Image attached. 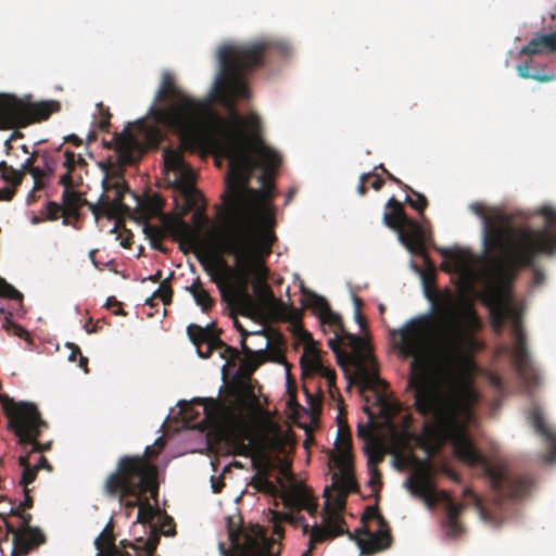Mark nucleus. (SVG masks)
<instances>
[{
    "mask_svg": "<svg viewBox=\"0 0 556 556\" xmlns=\"http://www.w3.org/2000/svg\"><path fill=\"white\" fill-rule=\"evenodd\" d=\"M271 52H286V46L270 39L248 43H232L218 51L219 72L213 86L214 99L229 112L227 119L218 122V137L213 146L218 155L227 159V191L223 197L225 211L223 228L217 239L219 250L235 258V268L219 258L222 273L212 274L222 294L225 287L231 289L238 301H250L248 286L255 281V291L270 320L299 325L302 313L292 304L277 299L266 283L268 269L265 258L271 253L277 240L275 208L270 202L274 175L262 173L261 189L249 186L258 163L251 155V140L247 134V121L237 111V101L249 98L245 73L264 65Z\"/></svg>",
    "mask_w": 556,
    "mask_h": 556,
    "instance_id": "1",
    "label": "nucleus"
},
{
    "mask_svg": "<svg viewBox=\"0 0 556 556\" xmlns=\"http://www.w3.org/2000/svg\"><path fill=\"white\" fill-rule=\"evenodd\" d=\"M481 328L482 323L472 302L466 300L456 307L454 295L446 291L439 295L435 315L413 318L403 328L393 330L392 337L397 338L401 354L413 357L407 389L413 391L416 412L429 418L422 427L425 434L438 442H452L457 458L469 466L480 467L498 502L519 500L530 493L532 479L492 464L465 432L477 401L475 390L463 384L442 391L425 370L434 342L445 354L454 357L481 350L482 343L475 336Z\"/></svg>",
    "mask_w": 556,
    "mask_h": 556,
    "instance_id": "2",
    "label": "nucleus"
},
{
    "mask_svg": "<svg viewBox=\"0 0 556 556\" xmlns=\"http://www.w3.org/2000/svg\"><path fill=\"white\" fill-rule=\"evenodd\" d=\"M208 111L206 101L188 96L176 84L169 72H164L154 104L149 109L153 125L139 122L135 131L130 125L114 134L113 141L123 165L135 164L150 149H156L164 138L161 127L176 134L181 146L197 151L206 143L203 119Z\"/></svg>",
    "mask_w": 556,
    "mask_h": 556,
    "instance_id": "3",
    "label": "nucleus"
},
{
    "mask_svg": "<svg viewBox=\"0 0 556 556\" xmlns=\"http://www.w3.org/2000/svg\"><path fill=\"white\" fill-rule=\"evenodd\" d=\"M470 211L483 219V239L489 250L505 254L511 265H529L538 252H551L556 238L548 229L515 228L503 213L486 215L488 207L480 202L471 203Z\"/></svg>",
    "mask_w": 556,
    "mask_h": 556,
    "instance_id": "4",
    "label": "nucleus"
},
{
    "mask_svg": "<svg viewBox=\"0 0 556 556\" xmlns=\"http://www.w3.org/2000/svg\"><path fill=\"white\" fill-rule=\"evenodd\" d=\"M157 454L159 451L147 446L142 455L122 456L115 470L103 482L104 495L118 500L121 505L129 509L139 508L147 494L156 501L159 472L157 467L150 462V458Z\"/></svg>",
    "mask_w": 556,
    "mask_h": 556,
    "instance_id": "5",
    "label": "nucleus"
},
{
    "mask_svg": "<svg viewBox=\"0 0 556 556\" xmlns=\"http://www.w3.org/2000/svg\"><path fill=\"white\" fill-rule=\"evenodd\" d=\"M505 289L500 282L490 278L485 298L486 304L490 307L492 327L498 333L506 321L513 323L514 345L510 350L511 363L527 390L531 391L541 382L540 372L531 359L520 315L510 305Z\"/></svg>",
    "mask_w": 556,
    "mask_h": 556,
    "instance_id": "6",
    "label": "nucleus"
},
{
    "mask_svg": "<svg viewBox=\"0 0 556 556\" xmlns=\"http://www.w3.org/2000/svg\"><path fill=\"white\" fill-rule=\"evenodd\" d=\"M104 193L98 205H90L96 218L105 216L114 218L117 215H126L137 220L147 222L161 214L163 207L162 198L156 194L140 197L132 192L123 176H106L103 179Z\"/></svg>",
    "mask_w": 556,
    "mask_h": 556,
    "instance_id": "7",
    "label": "nucleus"
},
{
    "mask_svg": "<svg viewBox=\"0 0 556 556\" xmlns=\"http://www.w3.org/2000/svg\"><path fill=\"white\" fill-rule=\"evenodd\" d=\"M349 338L351 344L357 350L354 357V378L361 392L372 391L375 403L380 407L381 415L388 419L395 417L401 410V404L388 395V383L380 378L378 363L366 341L358 336H350Z\"/></svg>",
    "mask_w": 556,
    "mask_h": 556,
    "instance_id": "8",
    "label": "nucleus"
},
{
    "mask_svg": "<svg viewBox=\"0 0 556 556\" xmlns=\"http://www.w3.org/2000/svg\"><path fill=\"white\" fill-rule=\"evenodd\" d=\"M227 532L230 546L224 542L218 544L223 556H278L280 548L274 551L276 542L267 538L263 527L252 525L243 526L240 515L227 517Z\"/></svg>",
    "mask_w": 556,
    "mask_h": 556,
    "instance_id": "9",
    "label": "nucleus"
},
{
    "mask_svg": "<svg viewBox=\"0 0 556 556\" xmlns=\"http://www.w3.org/2000/svg\"><path fill=\"white\" fill-rule=\"evenodd\" d=\"M386 208L384 224L397 231L400 241L412 254L422 257L424 262L429 264L427 243L432 242L431 232L417 220L409 218L402 203L395 198L388 200Z\"/></svg>",
    "mask_w": 556,
    "mask_h": 556,
    "instance_id": "10",
    "label": "nucleus"
},
{
    "mask_svg": "<svg viewBox=\"0 0 556 556\" xmlns=\"http://www.w3.org/2000/svg\"><path fill=\"white\" fill-rule=\"evenodd\" d=\"M351 447L350 433H340L336 442V451L330 453V465L337 468L341 475L336 472L332 476L333 485L339 490L336 495L329 494L328 489L325 490V509L328 516L342 511L345 507L348 493L356 489V481L351 472Z\"/></svg>",
    "mask_w": 556,
    "mask_h": 556,
    "instance_id": "11",
    "label": "nucleus"
},
{
    "mask_svg": "<svg viewBox=\"0 0 556 556\" xmlns=\"http://www.w3.org/2000/svg\"><path fill=\"white\" fill-rule=\"evenodd\" d=\"M2 408L8 419V429L14 433L17 444L24 450L28 442H33L49 429V422L42 418L38 406L33 402H15L5 397Z\"/></svg>",
    "mask_w": 556,
    "mask_h": 556,
    "instance_id": "12",
    "label": "nucleus"
},
{
    "mask_svg": "<svg viewBox=\"0 0 556 556\" xmlns=\"http://www.w3.org/2000/svg\"><path fill=\"white\" fill-rule=\"evenodd\" d=\"M536 215L544 218V227L541 229H548L551 238H556V210L552 206H542L535 211ZM556 252V242L551 252H538L529 265H511L510 261L505 254H498V258H493L489 276L492 280H496L505 288L510 283L514 274L519 268L532 269V282L535 287L541 286L545 280L544 271L535 266V260L540 255L552 256Z\"/></svg>",
    "mask_w": 556,
    "mask_h": 556,
    "instance_id": "13",
    "label": "nucleus"
},
{
    "mask_svg": "<svg viewBox=\"0 0 556 556\" xmlns=\"http://www.w3.org/2000/svg\"><path fill=\"white\" fill-rule=\"evenodd\" d=\"M60 110L58 101L26 103L12 94H0V129L25 127L47 119Z\"/></svg>",
    "mask_w": 556,
    "mask_h": 556,
    "instance_id": "14",
    "label": "nucleus"
},
{
    "mask_svg": "<svg viewBox=\"0 0 556 556\" xmlns=\"http://www.w3.org/2000/svg\"><path fill=\"white\" fill-rule=\"evenodd\" d=\"M361 521L363 526L355 533L359 536L356 543L362 555H372L391 546V529L377 505L367 506Z\"/></svg>",
    "mask_w": 556,
    "mask_h": 556,
    "instance_id": "15",
    "label": "nucleus"
},
{
    "mask_svg": "<svg viewBox=\"0 0 556 556\" xmlns=\"http://www.w3.org/2000/svg\"><path fill=\"white\" fill-rule=\"evenodd\" d=\"M157 543V538H149L147 541L140 538L136 543L123 540L117 546L112 519L94 540V546L98 551L97 556H154Z\"/></svg>",
    "mask_w": 556,
    "mask_h": 556,
    "instance_id": "16",
    "label": "nucleus"
},
{
    "mask_svg": "<svg viewBox=\"0 0 556 556\" xmlns=\"http://www.w3.org/2000/svg\"><path fill=\"white\" fill-rule=\"evenodd\" d=\"M18 527H14L9 520H4L5 540L13 535V549L11 556H26L40 545L46 543L45 533L37 527L30 526L33 516L29 513L21 515Z\"/></svg>",
    "mask_w": 556,
    "mask_h": 556,
    "instance_id": "17",
    "label": "nucleus"
},
{
    "mask_svg": "<svg viewBox=\"0 0 556 556\" xmlns=\"http://www.w3.org/2000/svg\"><path fill=\"white\" fill-rule=\"evenodd\" d=\"M280 498L283 506L291 510L283 514L282 519L295 527L301 526L303 534H308L311 527L305 522L304 516L299 515V511L305 509L311 516H314L318 507L316 498L305 486L285 489Z\"/></svg>",
    "mask_w": 556,
    "mask_h": 556,
    "instance_id": "18",
    "label": "nucleus"
},
{
    "mask_svg": "<svg viewBox=\"0 0 556 556\" xmlns=\"http://www.w3.org/2000/svg\"><path fill=\"white\" fill-rule=\"evenodd\" d=\"M163 156L165 167L179 176V190L184 198L186 208H194L198 205L201 194L192 184L193 170L185 162L182 152L180 150L168 148L164 150Z\"/></svg>",
    "mask_w": 556,
    "mask_h": 556,
    "instance_id": "19",
    "label": "nucleus"
},
{
    "mask_svg": "<svg viewBox=\"0 0 556 556\" xmlns=\"http://www.w3.org/2000/svg\"><path fill=\"white\" fill-rule=\"evenodd\" d=\"M247 121V134L251 140V155L257 156L255 161L258 166L263 167V173L273 174L281 164V156L278 152L267 147L257 136L260 130V119L255 114H251L249 117H243Z\"/></svg>",
    "mask_w": 556,
    "mask_h": 556,
    "instance_id": "20",
    "label": "nucleus"
},
{
    "mask_svg": "<svg viewBox=\"0 0 556 556\" xmlns=\"http://www.w3.org/2000/svg\"><path fill=\"white\" fill-rule=\"evenodd\" d=\"M191 219L193 226L189 225L181 217H178L175 220L167 223L166 228L174 237L181 239L184 243L197 245L199 243V235L207 224L208 219L205 213L201 210L195 211Z\"/></svg>",
    "mask_w": 556,
    "mask_h": 556,
    "instance_id": "21",
    "label": "nucleus"
},
{
    "mask_svg": "<svg viewBox=\"0 0 556 556\" xmlns=\"http://www.w3.org/2000/svg\"><path fill=\"white\" fill-rule=\"evenodd\" d=\"M534 431L541 435L547 444L548 452L544 454V462L547 464L556 460V430L548 426L544 419L542 409L538 405H533L527 416Z\"/></svg>",
    "mask_w": 556,
    "mask_h": 556,
    "instance_id": "22",
    "label": "nucleus"
},
{
    "mask_svg": "<svg viewBox=\"0 0 556 556\" xmlns=\"http://www.w3.org/2000/svg\"><path fill=\"white\" fill-rule=\"evenodd\" d=\"M445 497V519L442 521V530L444 538L447 540H456L465 533V528L459 521V517L465 509V505L456 503L448 496Z\"/></svg>",
    "mask_w": 556,
    "mask_h": 556,
    "instance_id": "23",
    "label": "nucleus"
},
{
    "mask_svg": "<svg viewBox=\"0 0 556 556\" xmlns=\"http://www.w3.org/2000/svg\"><path fill=\"white\" fill-rule=\"evenodd\" d=\"M233 326L241 334V350L245 357V365L249 367L251 371L255 370L261 364H263L266 359V348L268 343L266 342L264 349H260L258 351H253L247 345V337L250 332L243 328L240 321L235 317Z\"/></svg>",
    "mask_w": 556,
    "mask_h": 556,
    "instance_id": "24",
    "label": "nucleus"
},
{
    "mask_svg": "<svg viewBox=\"0 0 556 556\" xmlns=\"http://www.w3.org/2000/svg\"><path fill=\"white\" fill-rule=\"evenodd\" d=\"M556 51V33L540 34L534 36L527 46L521 49V54L529 56L536 54H551Z\"/></svg>",
    "mask_w": 556,
    "mask_h": 556,
    "instance_id": "25",
    "label": "nucleus"
},
{
    "mask_svg": "<svg viewBox=\"0 0 556 556\" xmlns=\"http://www.w3.org/2000/svg\"><path fill=\"white\" fill-rule=\"evenodd\" d=\"M357 437L365 441V452L368 456V463L376 465L383 459V452L377 442L369 425L359 424L357 427Z\"/></svg>",
    "mask_w": 556,
    "mask_h": 556,
    "instance_id": "26",
    "label": "nucleus"
},
{
    "mask_svg": "<svg viewBox=\"0 0 556 556\" xmlns=\"http://www.w3.org/2000/svg\"><path fill=\"white\" fill-rule=\"evenodd\" d=\"M309 305L315 314L318 315L323 323L336 326L337 328L343 327L342 318L339 314L331 311L327 300L318 294L311 293Z\"/></svg>",
    "mask_w": 556,
    "mask_h": 556,
    "instance_id": "27",
    "label": "nucleus"
},
{
    "mask_svg": "<svg viewBox=\"0 0 556 556\" xmlns=\"http://www.w3.org/2000/svg\"><path fill=\"white\" fill-rule=\"evenodd\" d=\"M63 210H64V224H67L66 218L73 217L75 219L79 218V210L84 205H88L91 210L90 205H94L93 203H89L86 199L81 198V195L73 190L63 191ZM101 201V198L99 199ZM98 202L96 205H98Z\"/></svg>",
    "mask_w": 556,
    "mask_h": 556,
    "instance_id": "28",
    "label": "nucleus"
},
{
    "mask_svg": "<svg viewBox=\"0 0 556 556\" xmlns=\"http://www.w3.org/2000/svg\"><path fill=\"white\" fill-rule=\"evenodd\" d=\"M338 331H340L342 333L343 339H345L348 341L346 342L348 345L352 348V353L348 354L341 349V341H340L338 332L336 333V336L333 338L328 340V346L334 352L338 363L340 365H342V361L344 358L355 368L354 357L356 356L357 350L354 348V345L351 344V341L349 338L350 336H353V334L350 332H346L344 330V327L338 328Z\"/></svg>",
    "mask_w": 556,
    "mask_h": 556,
    "instance_id": "29",
    "label": "nucleus"
},
{
    "mask_svg": "<svg viewBox=\"0 0 556 556\" xmlns=\"http://www.w3.org/2000/svg\"><path fill=\"white\" fill-rule=\"evenodd\" d=\"M186 290L191 293L197 305H199L202 312H208L215 304L214 299L210 295L206 289H204L200 278H197L191 286L186 287Z\"/></svg>",
    "mask_w": 556,
    "mask_h": 556,
    "instance_id": "30",
    "label": "nucleus"
},
{
    "mask_svg": "<svg viewBox=\"0 0 556 556\" xmlns=\"http://www.w3.org/2000/svg\"><path fill=\"white\" fill-rule=\"evenodd\" d=\"M175 271H172L166 279H163L159 288L153 292L152 296L147 300L148 305H153L154 300H160L164 305H169L173 299V289L169 280L174 277Z\"/></svg>",
    "mask_w": 556,
    "mask_h": 556,
    "instance_id": "31",
    "label": "nucleus"
},
{
    "mask_svg": "<svg viewBox=\"0 0 556 556\" xmlns=\"http://www.w3.org/2000/svg\"><path fill=\"white\" fill-rule=\"evenodd\" d=\"M409 489L412 493L425 496L429 506H433L432 496L434 494V488L428 477L422 476L417 478V480L410 484Z\"/></svg>",
    "mask_w": 556,
    "mask_h": 556,
    "instance_id": "32",
    "label": "nucleus"
},
{
    "mask_svg": "<svg viewBox=\"0 0 556 556\" xmlns=\"http://www.w3.org/2000/svg\"><path fill=\"white\" fill-rule=\"evenodd\" d=\"M311 370L326 379L329 392L332 393V390L336 389V371L325 366L318 358L311 362Z\"/></svg>",
    "mask_w": 556,
    "mask_h": 556,
    "instance_id": "33",
    "label": "nucleus"
},
{
    "mask_svg": "<svg viewBox=\"0 0 556 556\" xmlns=\"http://www.w3.org/2000/svg\"><path fill=\"white\" fill-rule=\"evenodd\" d=\"M187 333L190 341L197 346V349L212 339L208 328L201 327L197 324H190L187 327Z\"/></svg>",
    "mask_w": 556,
    "mask_h": 556,
    "instance_id": "34",
    "label": "nucleus"
},
{
    "mask_svg": "<svg viewBox=\"0 0 556 556\" xmlns=\"http://www.w3.org/2000/svg\"><path fill=\"white\" fill-rule=\"evenodd\" d=\"M26 513L25 508H22V505L18 504L15 506L14 502L5 496H0V519L4 523V520H8V516H14L20 518L21 515Z\"/></svg>",
    "mask_w": 556,
    "mask_h": 556,
    "instance_id": "35",
    "label": "nucleus"
},
{
    "mask_svg": "<svg viewBox=\"0 0 556 556\" xmlns=\"http://www.w3.org/2000/svg\"><path fill=\"white\" fill-rule=\"evenodd\" d=\"M251 484L257 491L269 494L271 496H277L278 494H279V496L281 495V493L278 490V486L273 481H270L265 475H263L261 472H257L253 477Z\"/></svg>",
    "mask_w": 556,
    "mask_h": 556,
    "instance_id": "36",
    "label": "nucleus"
},
{
    "mask_svg": "<svg viewBox=\"0 0 556 556\" xmlns=\"http://www.w3.org/2000/svg\"><path fill=\"white\" fill-rule=\"evenodd\" d=\"M54 168H49V174L41 166H35L30 169L29 174L34 178V189L28 195V202L34 200V192L45 188V179L52 177Z\"/></svg>",
    "mask_w": 556,
    "mask_h": 556,
    "instance_id": "37",
    "label": "nucleus"
},
{
    "mask_svg": "<svg viewBox=\"0 0 556 556\" xmlns=\"http://www.w3.org/2000/svg\"><path fill=\"white\" fill-rule=\"evenodd\" d=\"M346 526L345 521L342 518L328 516L327 518V530L330 532L331 539L336 538L338 535H341L343 533H348L350 539L356 540L355 536L357 535L355 532L351 533L348 530L344 529Z\"/></svg>",
    "mask_w": 556,
    "mask_h": 556,
    "instance_id": "38",
    "label": "nucleus"
},
{
    "mask_svg": "<svg viewBox=\"0 0 556 556\" xmlns=\"http://www.w3.org/2000/svg\"><path fill=\"white\" fill-rule=\"evenodd\" d=\"M1 177L7 182L11 184L14 188L22 184L24 172L15 169L13 166L8 165L4 161L1 162Z\"/></svg>",
    "mask_w": 556,
    "mask_h": 556,
    "instance_id": "39",
    "label": "nucleus"
},
{
    "mask_svg": "<svg viewBox=\"0 0 556 556\" xmlns=\"http://www.w3.org/2000/svg\"><path fill=\"white\" fill-rule=\"evenodd\" d=\"M404 189L408 190L416 199L413 200L409 195L406 197V203L415 208L420 216H424V211L428 206L427 198L418 191L413 190L409 186L404 185Z\"/></svg>",
    "mask_w": 556,
    "mask_h": 556,
    "instance_id": "40",
    "label": "nucleus"
},
{
    "mask_svg": "<svg viewBox=\"0 0 556 556\" xmlns=\"http://www.w3.org/2000/svg\"><path fill=\"white\" fill-rule=\"evenodd\" d=\"M155 515V509L149 502V498L146 496L141 502L138 514H137V522L139 523H150Z\"/></svg>",
    "mask_w": 556,
    "mask_h": 556,
    "instance_id": "41",
    "label": "nucleus"
},
{
    "mask_svg": "<svg viewBox=\"0 0 556 556\" xmlns=\"http://www.w3.org/2000/svg\"><path fill=\"white\" fill-rule=\"evenodd\" d=\"M517 72L521 78H532V79L541 81V83H547V81L554 80L556 78V75H554V74L553 75L531 74L529 62H523V63L518 64Z\"/></svg>",
    "mask_w": 556,
    "mask_h": 556,
    "instance_id": "42",
    "label": "nucleus"
},
{
    "mask_svg": "<svg viewBox=\"0 0 556 556\" xmlns=\"http://www.w3.org/2000/svg\"><path fill=\"white\" fill-rule=\"evenodd\" d=\"M308 533V545H311V549H314L316 544L321 543L327 539H331L330 532L327 530V528H323L317 525L309 528Z\"/></svg>",
    "mask_w": 556,
    "mask_h": 556,
    "instance_id": "43",
    "label": "nucleus"
},
{
    "mask_svg": "<svg viewBox=\"0 0 556 556\" xmlns=\"http://www.w3.org/2000/svg\"><path fill=\"white\" fill-rule=\"evenodd\" d=\"M198 404L203 405L205 418L213 420L217 418L219 404L215 399H195Z\"/></svg>",
    "mask_w": 556,
    "mask_h": 556,
    "instance_id": "44",
    "label": "nucleus"
},
{
    "mask_svg": "<svg viewBox=\"0 0 556 556\" xmlns=\"http://www.w3.org/2000/svg\"><path fill=\"white\" fill-rule=\"evenodd\" d=\"M204 344H205V350H203L202 346L197 349L199 356L202 358L211 357L214 350L225 346V342L222 341L219 338H216L215 336H212V339L207 343H204Z\"/></svg>",
    "mask_w": 556,
    "mask_h": 556,
    "instance_id": "45",
    "label": "nucleus"
},
{
    "mask_svg": "<svg viewBox=\"0 0 556 556\" xmlns=\"http://www.w3.org/2000/svg\"><path fill=\"white\" fill-rule=\"evenodd\" d=\"M0 296L11 300H23V294L16 290L12 285L8 283L0 277Z\"/></svg>",
    "mask_w": 556,
    "mask_h": 556,
    "instance_id": "46",
    "label": "nucleus"
},
{
    "mask_svg": "<svg viewBox=\"0 0 556 556\" xmlns=\"http://www.w3.org/2000/svg\"><path fill=\"white\" fill-rule=\"evenodd\" d=\"M3 327L9 334L16 336L18 338L26 339V340L29 339L28 331L25 328H23L21 325L16 324L14 321L7 320L5 324L3 325Z\"/></svg>",
    "mask_w": 556,
    "mask_h": 556,
    "instance_id": "47",
    "label": "nucleus"
},
{
    "mask_svg": "<svg viewBox=\"0 0 556 556\" xmlns=\"http://www.w3.org/2000/svg\"><path fill=\"white\" fill-rule=\"evenodd\" d=\"M61 216H64L63 205L49 201L46 205V218L49 220H56Z\"/></svg>",
    "mask_w": 556,
    "mask_h": 556,
    "instance_id": "48",
    "label": "nucleus"
},
{
    "mask_svg": "<svg viewBox=\"0 0 556 556\" xmlns=\"http://www.w3.org/2000/svg\"><path fill=\"white\" fill-rule=\"evenodd\" d=\"M37 473L38 471L34 466L26 467L25 469H23L20 480V484L23 485V489H28V484L36 480Z\"/></svg>",
    "mask_w": 556,
    "mask_h": 556,
    "instance_id": "49",
    "label": "nucleus"
},
{
    "mask_svg": "<svg viewBox=\"0 0 556 556\" xmlns=\"http://www.w3.org/2000/svg\"><path fill=\"white\" fill-rule=\"evenodd\" d=\"M231 437L236 445L237 453L240 455H247L250 451V444L244 442L243 435L241 433H232Z\"/></svg>",
    "mask_w": 556,
    "mask_h": 556,
    "instance_id": "50",
    "label": "nucleus"
},
{
    "mask_svg": "<svg viewBox=\"0 0 556 556\" xmlns=\"http://www.w3.org/2000/svg\"><path fill=\"white\" fill-rule=\"evenodd\" d=\"M52 441L41 443L38 441V438H35L33 442L27 443V447H30V452L43 453L50 451L52 448Z\"/></svg>",
    "mask_w": 556,
    "mask_h": 556,
    "instance_id": "51",
    "label": "nucleus"
},
{
    "mask_svg": "<svg viewBox=\"0 0 556 556\" xmlns=\"http://www.w3.org/2000/svg\"><path fill=\"white\" fill-rule=\"evenodd\" d=\"M217 350H223L222 357L226 358L228 362H233L239 357V351L225 343V346L218 348Z\"/></svg>",
    "mask_w": 556,
    "mask_h": 556,
    "instance_id": "52",
    "label": "nucleus"
},
{
    "mask_svg": "<svg viewBox=\"0 0 556 556\" xmlns=\"http://www.w3.org/2000/svg\"><path fill=\"white\" fill-rule=\"evenodd\" d=\"M64 157L65 160L63 166L66 168V170L73 172L76 167V154L70 150H66Z\"/></svg>",
    "mask_w": 556,
    "mask_h": 556,
    "instance_id": "53",
    "label": "nucleus"
},
{
    "mask_svg": "<svg viewBox=\"0 0 556 556\" xmlns=\"http://www.w3.org/2000/svg\"><path fill=\"white\" fill-rule=\"evenodd\" d=\"M37 155H38L37 152L31 153L30 156H28L26 159V161L21 165V169L20 170L24 172V175L26 173L29 174L30 169L36 166L35 163H36V160H37Z\"/></svg>",
    "mask_w": 556,
    "mask_h": 556,
    "instance_id": "54",
    "label": "nucleus"
},
{
    "mask_svg": "<svg viewBox=\"0 0 556 556\" xmlns=\"http://www.w3.org/2000/svg\"><path fill=\"white\" fill-rule=\"evenodd\" d=\"M37 155H38L37 152L31 153L30 156H28L26 159V161L21 165V169L20 170L24 172V175L26 173L29 174L30 169L36 166L35 163H36V160H37Z\"/></svg>",
    "mask_w": 556,
    "mask_h": 556,
    "instance_id": "55",
    "label": "nucleus"
},
{
    "mask_svg": "<svg viewBox=\"0 0 556 556\" xmlns=\"http://www.w3.org/2000/svg\"><path fill=\"white\" fill-rule=\"evenodd\" d=\"M372 173L363 174L359 178V184L357 186V192L359 195H365L367 193L366 184L371 179Z\"/></svg>",
    "mask_w": 556,
    "mask_h": 556,
    "instance_id": "56",
    "label": "nucleus"
},
{
    "mask_svg": "<svg viewBox=\"0 0 556 556\" xmlns=\"http://www.w3.org/2000/svg\"><path fill=\"white\" fill-rule=\"evenodd\" d=\"M110 118H111V113L109 112V110H101V119L98 124L99 128L102 130V131H109V128H110Z\"/></svg>",
    "mask_w": 556,
    "mask_h": 556,
    "instance_id": "57",
    "label": "nucleus"
},
{
    "mask_svg": "<svg viewBox=\"0 0 556 556\" xmlns=\"http://www.w3.org/2000/svg\"><path fill=\"white\" fill-rule=\"evenodd\" d=\"M60 184L64 186V191L72 190L74 186L72 172L66 170V173L60 177Z\"/></svg>",
    "mask_w": 556,
    "mask_h": 556,
    "instance_id": "58",
    "label": "nucleus"
},
{
    "mask_svg": "<svg viewBox=\"0 0 556 556\" xmlns=\"http://www.w3.org/2000/svg\"><path fill=\"white\" fill-rule=\"evenodd\" d=\"M34 452H30V447L23 448V454L18 457V465L25 469L26 467H30L29 457Z\"/></svg>",
    "mask_w": 556,
    "mask_h": 556,
    "instance_id": "59",
    "label": "nucleus"
},
{
    "mask_svg": "<svg viewBox=\"0 0 556 556\" xmlns=\"http://www.w3.org/2000/svg\"><path fill=\"white\" fill-rule=\"evenodd\" d=\"M489 380L492 387H494L497 391H504L505 386L503 379L497 374H491Z\"/></svg>",
    "mask_w": 556,
    "mask_h": 556,
    "instance_id": "60",
    "label": "nucleus"
},
{
    "mask_svg": "<svg viewBox=\"0 0 556 556\" xmlns=\"http://www.w3.org/2000/svg\"><path fill=\"white\" fill-rule=\"evenodd\" d=\"M151 231L154 232V237L152 238V245L160 251H164L161 244L156 243L157 240L161 241L163 239V230L159 227H153L151 228Z\"/></svg>",
    "mask_w": 556,
    "mask_h": 556,
    "instance_id": "61",
    "label": "nucleus"
},
{
    "mask_svg": "<svg viewBox=\"0 0 556 556\" xmlns=\"http://www.w3.org/2000/svg\"><path fill=\"white\" fill-rule=\"evenodd\" d=\"M29 489H23L24 493V500L20 503L22 505V508L30 509L34 506V500L29 494Z\"/></svg>",
    "mask_w": 556,
    "mask_h": 556,
    "instance_id": "62",
    "label": "nucleus"
},
{
    "mask_svg": "<svg viewBox=\"0 0 556 556\" xmlns=\"http://www.w3.org/2000/svg\"><path fill=\"white\" fill-rule=\"evenodd\" d=\"M34 467L39 471L40 469H46L47 471H52L53 467L49 463V460L45 456H40L37 464L34 465Z\"/></svg>",
    "mask_w": 556,
    "mask_h": 556,
    "instance_id": "63",
    "label": "nucleus"
},
{
    "mask_svg": "<svg viewBox=\"0 0 556 556\" xmlns=\"http://www.w3.org/2000/svg\"><path fill=\"white\" fill-rule=\"evenodd\" d=\"M15 194V188H3L0 189V201H11Z\"/></svg>",
    "mask_w": 556,
    "mask_h": 556,
    "instance_id": "64",
    "label": "nucleus"
}]
</instances>
